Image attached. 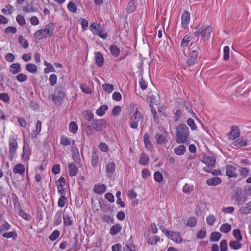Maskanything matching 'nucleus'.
<instances>
[{"label": "nucleus", "instance_id": "obj_1", "mask_svg": "<svg viewBox=\"0 0 251 251\" xmlns=\"http://www.w3.org/2000/svg\"><path fill=\"white\" fill-rule=\"evenodd\" d=\"M82 130L87 135H94L106 128L107 122L105 119H94L90 123H83L81 125Z\"/></svg>", "mask_w": 251, "mask_h": 251}, {"label": "nucleus", "instance_id": "obj_2", "mask_svg": "<svg viewBox=\"0 0 251 251\" xmlns=\"http://www.w3.org/2000/svg\"><path fill=\"white\" fill-rule=\"evenodd\" d=\"M60 80L62 82H59L58 85L55 87L54 93L52 97V101L58 105H61L63 102L66 96L65 83L64 80V77L62 76Z\"/></svg>", "mask_w": 251, "mask_h": 251}, {"label": "nucleus", "instance_id": "obj_3", "mask_svg": "<svg viewBox=\"0 0 251 251\" xmlns=\"http://www.w3.org/2000/svg\"><path fill=\"white\" fill-rule=\"evenodd\" d=\"M189 136V130L187 125L185 124L178 125L176 128V142L177 143H184Z\"/></svg>", "mask_w": 251, "mask_h": 251}, {"label": "nucleus", "instance_id": "obj_4", "mask_svg": "<svg viewBox=\"0 0 251 251\" xmlns=\"http://www.w3.org/2000/svg\"><path fill=\"white\" fill-rule=\"evenodd\" d=\"M9 158L12 161L18 148V143L14 136H11L9 140Z\"/></svg>", "mask_w": 251, "mask_h": 251}, {"label": "nucleus", "instance_id": "obj_5", "mask_svg": "<svg viewBox=\"0 0 251 251\" xmlns=\"http://www.w3.org/2000/svg\"><path fill=\"white\" fill-rule=\"evenodd\" d=\"M242 190L240 188H238L235 190L233 195L234 201L238 203L239 205H243L247 201V198L242 194Z\"/></svg>", "mask_w": 251, "mask_h": 251}, {"label": "nucleus", "instance_id": "obj_6", "mask_svg": "<svg viewBox=\"0 0 251 251\" xmlns=\"http://www.w3.org/2000/svg\"><path fill=\"white\" fill-rule=\"evenodd\" d=\"M169 238L176 243H180L182 242V239L179 232L169 231L167 232L166 235Z\"/></svg>", "mask_w": 251, "mask_h": 251}, {"label": "nucleus", "instance_id": "obj_7", "mask_svg": "<svg viewBox=\"0 0 251 251\" xmlns=\"http://www.w3.org/2000/svg\"><path fill=\"white\" fill-rule=\"evenodd\" d=\"M240 130L238 126H233L231 127L230 131L227 134L230 140H234L240 137Z\"/></svg>", "mask_w": 251, "mask_h": 251}, {"label": "nucleus", "instance_id": "obj_8", "mask_svg": "<svg viewBox=\"0 0 251 251\" xmlns=\"http://www.w3.org/2000/svg\"><path fill=\"white\" fill-rule=\"evenodd\" d=\"M189 57L186 61L189 66H192L198 62V53L196 50H193L189 53Z\"/></svg>", "mask_w": 251, "mask_h": 251}, {"label": "nucleus", "instance_id": "obj_9", "mask_svg": "<svg viewBox=\"0 0 251 251\" xmlns=\"http://www.w3.org/2000/svg\"><path fill=\"white\" fill-rule=\"evenodd\" d=\"M226 174L230 178H235L237 176V173L235 172L236 168L231 165H227L226 166Z\"/></svg>", "mask_w": 251, "mask_h": 251}, {"label": "nucleus", "instance_id": "obj_10", "mask_svg": "<svg viewBox=\"0 0 251 251\" xmlns=\"http://www.w3.org/2000/svg\"><path fill=\"white\" fill-rule=\"evenodd\" d=\"M190 14L187 11H184L181 16V25L182 27L185 28L187 27L190 22Z\"/></svg>", "mask_w": 251, "mask_h": 251}, {"label": "nucleus", "instance_id": "obj_11", "mask_svg": "<svg viewBox=\"0 0 251 251\" xmlns=\"http://www.w3.org/2000/svg\"><path fill=\"white\" fill-rule=\"evenodd\" d=\"M202 162L206 164L207 166L208 167H213L215 166L216 159L215 157L213 156H209L206 155L204 157Z\"/></svg>", "mask_w": 251, "mask_h": 251}, {"label": "nucleus", "instance_id": "obj_12", "mask_svg": "<svg viewBox=\"0 0 251 251\" xmlns=\"http://www.w3.org/2000/svg\"><path fill=\"white\" fill-rule=\"evenodd\" d=\"M95 60L98 67H100L104 64V59L103 55L100 52H96L95 53Z\"/></svg>", "mask_w": 251, "mask_h": 251}, {"label": "nucleus", "instance_id": "obj_13", "mask_svg": "<svg viewBox=\"0 0 251 251\" xmlns=\"http://www.w3.org/2000/svg\"><path fill=\"white\" fill-rule=\"evenodd\" d=\"M54 25L52 23H49L46 25L45 28L43 29L47 36L50 37L53 35Z\"/></svg>", "mask_w": 251, "mask_h": 251}, {"label": "nucleus", "instance_id": "obj_14", "mask_svg": "<svg viewBox=\"0 0 251 251\" xmlns=\"http://www.w3.org/2000/svg\"><path fill=\"white\" fill-rule=\"evenodd\" d=\"M106 191V186L105 185L100 183L96 184L94 187V191L96 194H102Z\"/></svg>", "mask_w": 251, "mask_h": 251}, {"label": "nucleus", "instance_id": "obj_15", "mask_svg": "<svg viewBox=\"0 0 251 251\" xmlns=\"http://www.w3.org/2000/svg\"><path fill=\"white\" fill-rule=\"evenodd\" d=\"M69 175L71 177L75 176L78 171V168L74 163H70L68 164Z\"/></svg>", "mask_w": 251, "mask_h": 251}, {"label": "nucleus", "instance_id": "obj_16", "mask_svg": "<svg viewBox=\"0 0 251 251\" xmlns=\"http://www.w3.org/2000/svg\"><path fill=\"white\" fill-rule=\"evenodd\" d=\"M122 230L121 225L118 223L113 225L110 229L109 233L111 235L115 236L117 235Z\"/></svg>", "mask_w": 251, "mask_h": 251}, {"label": "nucleus", "instance_id": "obj_17", "mask_svg": "<svg viewBox=\"0 0 251 251\" xmlns=\"http://www.w3.org/2000/svg\"><path fill=\"white\" fill-rule=\"evenodd\" d=\"M222 182L221 179L219 177L210 178L206 180V184L209 186H216L220 184Z\"/></svg>", "mask_w": 251, "mask_h": 251}, {"label": "nucleus", "instance_id": "obj_18", "mask_svg": "<svg viewBox=\"0 0 251 251\" xmlns=\"http://www.w3.org/2000/svg\"><path fill=\"white\" fill-rule=\"evenodd\" d=\"M25 171V168L24 165L21 163L16 164L13 169V171L15 174H19L20 175H23Z\"/></svg>", "mask_w": 251, "mask_h": 251}, {"label": "nucleus", "instance_id": "obj_19", "mask_svg": "<svg viewBox=\"0 0 251 251\" xmlns=\"http://www.w3.org/2000/svg\"><path fill=\"white\" fill-rule=\"evenodd\" d=\"M136 0H131L128 2L126 8V12L128 13H131L135 10L136 8Z\"/></svg>", "mask_w": 251, "mask_h": 251}, {"label": "nucleus", "instance_id": "obj_20", "mask_svg": "<svg viewBox=\"0 0 251 251\" xmlns=\"http://www.w3.org/2000/svg\"><path fill=\"white\" fill-rule=\"evenodd\" d=\"M42 122L38 120L36 125V129L33 131L31 133V137L32 138H34L40 133L41 130Z\"/></svg>", "mask_w": 251, "mask_h": 251}, {"label": "nucleus", "instance_id": "obj_21", "mask_svg": "<svg viewBox=\"0 0 251 251\" xmlns=\"http://www.w3.org/2000/svg\"><path fill=\"white\" fill-rule=\"evenodd\" d=\"M21 70L20 64L18 63H13L10 66L9 71L13 74H16Z\"/></svg>", "mask_w": 251, "mask_h": 251}, {"label": "nucleus", "instance_id": "obj_22", "mask_svg": "<svg viewBox=\"0 0 251 251\" xmlns=\"http://www.w3.org/2000/svg\"><path fill=\"white\" fill-rule=\"evenodd\" d=\"M102 31H103V27L101 26L99 24L96 30L93 31V33L94 34H96L97 35L99 36L100 38H101L103 39H105L107 37V33H102Z\"/></svg>", "mask_w": 251, "mask_h": 251}, {"label": "nucleus", "instance_id": "obj_23", "mask_svg": "<svg viewBox=\"0 0 251 251\" xmlns=\"http://www.w3.org/2000/svg\"><path fill=\"white\" fill-rule=\"evenodd\" d=\"M185 151L186 147L183 145H180L174 149L175 153L179 156L183 155Z\"/></svg>", "mask_w": 251, "mask_h": 251}, {"label": "nucleus", "instance_id": "obj_24", "mask_svg": "<svg viewBox=\"0 0 251 251\" xmlns=\"http://www.w3.org/2000/svg\"><path fill=\"white\" fill-rule=\"evenodd\" d=\"M116 164L113 162H109L106 166V172L109 175H112L115 171Z\"/></svg>", "mask_w": 251, "mask_h": 251}, {"label": "nucleus", "instance_id": "obj_25", "mask_svg": "<svg viewBox=\"0 0 251 251\" xmlns=\"http://www.w3.org/2000/svg\"><path fill=\"white\" fill-rule=\"evenodd\" d=\"M47 37L43 29H40L36 31L34 34V38L37 40H42Z\"/></svg>", "mask_w": 251, "mask_h": 251}, {"label": "nucleus", "instance_id": "obj_26", "mask_svg": "<svg viewBox=\"0 0 251 251\" xmlns=\"http://www.w3.org/2000/svg\"><path fill=\"white\" fill-rule=\"evenodd\" d=\"M99 159V156L97 152L96 151H93L91 158V164L93 167L96 168L98 166Z\"/></svg>", "mask_w": 251, "mask_h": 251}, {"label": "nucleus", "instance_id": "obj_27", "mask_svg": "<svg viewBox=\"0 0 251 251\" xmlns=\"http://www.w3.org/2000/svg\"><path fill=\"white\" fill-rule=\"evenodd\" d=\"M77 235H76L75 237L71 240L70 244H71V247L69 249L70 251H77V245L78 241L77 238Z\"/></svg>", "mask_w": 251, "mask_h": 251}, {"label": "nucleus", "instance_id": "obj_28", "mask_svg": "<svg viewBox=\"0 0 251 251\" xmlns=\"http://www.w3.org/2000/svg\"><path fill=\"white\" fill-rule=\"evenodd\" d=\"M154 138L156 140L157 144H162L167 142L166 137L164 135L159 133H156Z\"/></svg>", "mask_w": 251, "mask_h": 251}, {"label": "nucleus", "instance_id": "obj_29", "mask_svg": "<svg viewBox=\"0 0 251 251\" xmlns=\"http://www.w3.org/2000/svg\"><path fill=\"white\" fill-rule=\"evenodd\" d=\"M109 49L111 54L112 55V56L115 57L119 56L120 53V49L116 45L112 44L110 46Z\"/></svg>", "mask_w": 251, "mask_h": 251}, {"label": "nucleus", "instance_id": "obj_30", "mask_svg": "<svg viewBox=\"0 0 251 251\" xmlns=\"http://www.w3.org/2000/svg\"><path fill=\"white\" fill-rule=\"evenodd\" d=\"M239 212L244 214L251 213V201L247 203L245 206L241 207Z\"/></svg>", "mask_w": 251, "mask_h": 251}, {"label": "nucleus", "instance_id": "obj_31", "mask_svg": "<svg viewBox=\"0 0 251 251\" xmlns=\"http://www.w3.org/2000/svg\"><path fill=\"white\" fill-rule=\"evenodd\" d=\"M221 236L222 234L220 232L214 231L211 233L209 240L211 242H217L220 240Z\"/></svg>", "mask_w": 251, "mask_h": 251}, {"label": "nucleus", "instance_id": "obj_32", "mask_svg": "<svg viewBox=\"0 0 251 251\" xmlns=\"http://www.w3.org/2000/svg\"><path fill=\"white\" fill-rule=\"evenodd\" d=\"M238 240H232L229 242V247L233 250H238L240 249L242 245Z\"/></svg>", "mask_w": 251, "mask_h": 251}, {"label": "nucleus", "instance_id": "obj_33", "mask_svg": "<svg viewBox=\"0 0 251 251\" xmlns=\"http://www.w3.org/2000/svg\"><path fill=\"white\" fill-rule=\"evenodd\" d=\"M149 161L148 155L145 153H142L140 156V159L139 163L141 165H146L148 164Z\"/></svg>", "mask_w": 251, "mask_h": 251}, {"label": "nucleus", "instance_id": "obj_34", "mask_svg": "<svg viewBox=\"0 0 251 251\" xmlns=\"http://www.w3.org/2000/svg\"><path fill=\"white\" fill-rule=\"evenodd\" d=\"M143 140L145 144V146L147 149H151L152 147V145L149 139V133L146 132L144 135Z\"/></svg>", "mask_w": 251, "mask_h": 251}, {"label": "nucleus", "instance_id": "obj_35", "mask_svg": "<svg viewBox=\"0 0 251 251\" xmlns=\"http://www.w3.org/2000/svg\"><path fill=\"white\" fill-rule=\"evenodd\" d=\"M30 155V150L25 149V146L23 148V152L22 154V158L24 161H27L29 159Z\"/></svg>", "mask_w": 251, "mask_h": 251}, {"label": "nucleus", "instance_id": "obj_36", "mask_svg": "<svg viewBox=\"0 0 251 251\" xmlns=\"http://www.w3.org/2000/svg\"><path fill=\"white\" fill-rule=\"evenodd\" d=\"M231 229V226L228 223H225L222 224L220 228L221 232L225 233H229Z\"/></svg>", "mask_w": 251, "mask_h": 251}, {"label": "nucleus", "instance_id": "obj_37", "mask_svg": "<svg viewBox=\"0 0 251 251\" xmlns=\"http://www.w3.org/2000/svg\"><path fill=\"white\" fill-rule=\"evenodd\" d=\"M247 142L246 140H244L243 137L239 138L237 140H235L233 142V144L237 147H244L247 145Z\"/></svg>", "mask_w": 251, "mask_h": 251}, {"label": "nucleus", "instance_id": "obj_38", "mask_svg": "<svg viewBox=\"0 0 251 251\" xmlns=\"http://www.w3.org/2000/svg\"><path fill=\"white\" fill-rule=\"evenodd\" d=\"M143 118V115L141 112L138 111L137 108L135 109V112L130 118V121H136L138 122L139 120Z\"/></svg>", "mask_w": 251, "mask_h": 251}, {"label": "nucleus", "instance_id": "obj_39", "mask_svg": "<svg viewBox=\"0 0 251 251\" xmlns=\"http://www.w3.org/2000/svg\"><path fill=\"white\" fill-rule=\"evenodd\" d=\"M62 213V211L60 210L56 212L54 216V225L55 226H58L61 223Z\"/></svg>", "mask_w": 251, "mask_h": 251}, {"label": "nucleus", "instance_id": "obj_40", "mask_svg": "<svg viewBox=\"0 0 251 251\" xmlns=\"http://www.w3.org/2000/svg\"><path fill=\"white\" fill-rule=\"evenodd\" d=\"M212 31V28L211 26H207L204 29H202V36L206 38H209Z\"/></svg>", "mask_w": 251, "mask_h": 251}, {"label": "nucleus", "instance_id": "obj_41", "mask_svg": "<svg viewBox=\"0 0 251 251\" xmlns=\"http://www.w3.org/2000/svg\"><path fill=\"white\" fill-rule=\"evenodd\" d=\"M250 171V169H248L247 168L240 167L239 172L240 175L242 176V177L240 178V179L246 178L249 175Z\"/></svg>", "mask_w": 251, "mask_h": 251}, {"label": "nucleus", "instance_id": "obj_42", "mask_svg": "<svg viewBox=\"0 0 251 251\" xmlns=\"http://www.w3.org/2000/svg\"><path fill=\"white\" fill-rule=\"evenodd\" d=\"M2 236L5 238H11L13 240H16L18 235L17 233L15 231L12 232H4L2 233Z\"/></svg>", "mask_w": 251, "mask_h": 251}, {"label": "nucleus", "instance_id": "obj_43", "mask_svg": "<svg viewBox=\"0 0 251 251\" xmlns=\"http://www.w3.org/2000/svg\"><path fill=\"white\" fill-rule=\"evenodd\" d=\"M69 131L73 133H75L78 130V126L75 122L72 121L69 126Z\"/></svg>", "mask_w": 251, "mask_h": 251}, {"label": "nucleus", "instance_id": "obj_44", "mask_svg": "<svg viewBox=\"0 0 251 251\" xmlns=\"http://www.w3.org/2000/svg\"><path fill=\"white\" fill-rule=\"evenodd\" d=\"M108 107L107 105H101L98 109L97 110L96 113L97 115L102 116L107 110Z\"/></svg>", "mask_w": 251, "mask_h": 251}, {"label": "nucleus", "instance_id": "obj_45", "mask_svg": "<svg viewBox=\"0 0 251 251\" xmlns=\"http://www.w3.org/2000/svg\"><path fill=\"white\" fill-rule=\"evenodd\" d=\"M72 151V158L74 160V161L77 163L79 164L80 162V158L79 157V153L78 151V150H76V151H73V150H71Z\"/></svg>", "mask_w": 251, "mask_h": 251}, {"label": "nucleus", "instance_id": "obj_46", "mask_svg": "<svg viewBox=\"0 0 251 251\" xmlns=\"http://www.w3.org/2000/svg\"><path fill=\"white\" fill-rule=\"evenodd\" d=\"M229 51L230 48L228 46H226L224 47L223 49V60L225 61H227L229 58Z\"/></svg>", "mask_w": 251, "mask_h": 251}, {"label": "nucleus", "instance_id": "obj_47", "mask_svg": "<svg viewBox=\"0 0 251 251\" xmlns=\"http://www.w3.org/2000/svg\"><path fill=\"white\" fill-rule=\"evenodd\" d=\"M64 224L66 226H72L73 224L71 217L68 214H65L63 216Z\"/></svg>", "mask_w": 251, "mask_h": 251}, {"label": "nucleus", "instance_id": "obj_48", "mask_svg": "<svg viewBox=\"0 0 251 251\" xmlns=\"http://www.w3.org/2000/svg\"><path fill=\"white\" fill-rule=\"evenodd\" d=\"M31 7L29 8L28 6H26L23 8V10L25 13H29V12H38V9L37 8H34L33 6V1H31Z\"/></svg>", "mask_w": 251, "mask_h": 251}, {"label": "nucleus", "instance_id": "obj_49", "mask_svg": "<svg viewBox=\"0 0 251 251\" xmlns=\"http://www.w3.org/2000/svg\"><path fill=\"white\" fill-rule=\"evenodd\" d=\"M26 69L30 73H35L37 71V67L34 64L29 63L26 65Z\"/></svg>", "mask_w": 251, "mask_h": 251}, {"label": "nucleus", "instance_id": "obj_50", "mask_svg": "<svg viewBox=\"0 0 251 251\" xmlns=\"http://www.w3.org/2000/svg\"><path fill=\"white\" fill-rule=\"evenodd\" d=\"M121 193L120 191H118L116 193V197H117V201L116 203L118 205H119L120 207L123 208L125 206V204L124 201H122L121 198Z\"/></svg>", "mask_w": 251, "mask_h": 251}, {"label": "nucleus", "instance_id": "obj_51", "mask_svg": "<svg viewBox=\"0 0 251 251\" xmlns=\"http://www.w3.org/2000/svg\"><path fill=\"white\" fill-rule=\"evenodd\" d=\"M192 39V38H191L190 36L188 35H186L184 36L183 38L181 43V46L182 47H185L188 46V43Z\"/></svg>", "mask_w": 251, "mask_h": 251}, {"label": "nucleus", "instance_id": "obj_52", "mask_svg": "<svg viewBox=\"0 0 251 251\" xmlns=\"http://www.w3.org/2000/svg\"><path fill=\"white\" fill-rule=\"evenodd\" d=\"M19 215L24 219L26 220L27 221H30L31 220V216L30 215L26 213L24 210L22 209H20Z\"/></svg>", "mask_w": 251, "mask_h": 251}, {"label": "nucleus", "instance_id": "obj_53", "mask_svg": "<svg viewBox=\"0 0 251 251\" xmlns=\"http://www.w3.org/2000/svg\"><path fill=\"white\" fill-rule=\"evenodd\" d=\"M10 225L8 222L5 221V223L0 227V233L2 234L6 231L9 230L10 228Z\"/></svg>", "mask_w": 251, "mask_h": 251}, {"label": "nucleus", "instance_id": "obj_54", "mask_svg": "<svg viewBox=\"0 0 251 251\" xmlns=\"http://www.w3.org/2000/svg\"><path fill=\"white\" fill-rule=\"evenodd\" d=\"M67 200V199L65 197V196L61 195V196L60 197V198L58 199V207H61V208L64 207Z\"/></svg>", "mask_w": 251, "mask_h": 251}, {"label": "nucleus", "instance_id": "obj_55", "mask_svg": "<svg viewBox=\"0 0 251 251\" xmlns=\"http://www.w3.org/2000/svg\"><path fill=\"white\" fill-rule=\"evenodd\" d=\"M103 90L108 93H111L114 90V86L111 84L104 83L102 85Z\"/></svg>", "mask_w": 251, "mask_h": 251}, {"label": "nucleus", "instance_id": "obj_56", "mask_svg": "<svg viewBox=\"0 0 251 251\" xmlns=\"http://www.w3.org/2000/svg\"><path fill=\"white\" fill-rule=\"evenodd\" d=\"M194 189V186L193 185H190L188 183H186L183 186L182 191L183 193L190 194Z\"/></svg>", "mask_w": 251, "mask_h": 251}, {"label": "nucleus", "instance_id": "obj_57", "mask_svg": "<svg viewBox=\"0 0 251 251\" xmlns=\"http://www.w3.org/2000/svg\"><path fill=\"white\" fill-rule=\"evenodd\" d=\"M233 234L234 238L236 239V240L242 241V236L241 234V231L239 229H235L233 231Z\"/></svg>", "mask_w": 251, "mask_h": 251}, {"label": "nucleus", "instance_id": "obj_58", "mask_svg": "<svg viewBox=\"0 0 251 251\" xmlns=\"http://www.w3.org/2000/svg\"><path fill=\"white\" fill-rule=\"evenodd\" d=\"M57 77L56 75L53 74H51L49 78V80L50 83V85L51 86H54L57 83Z\"/></svg>", "mask_w": 251, "mask_h": 251}, {"label": "nucleus", "instance_id": "obj_59", "mask_svg": "<svg viewBox=\"0 0 251 251\" xmlns=\"http://www.w3.org/2000/svg\"><path fill=\"white\" fill-rule=\"evenodd\" d=\"M154 179L157 182H161L163 180V176L159 171H156L154 173Z\"/></svg>", "mask_w": 251, "mask_h": 251}, {"label": "nucleus", "instance_id": "obj_60", "mask_svg": "<svg viewBox=\"0 0 251 251\" xmlns=\"http://www.w3.org/2000/svg\"><path fill=\"white\" fill-rule=\"evenodd\" d=\"M220 251H227L228 250L227 241L225 239L221 241L220 243Z\"/></svg>", "mask_w": 251, "mask_h": 251}, {"label": "nucleus", "instance_id": "obj_61", "mask_svg": "<svg viewBox=\"0 0 251 251\" xmlns=\"http://www.w3.org/2000/svg\"><path fill=\"white\" fill-rule=\"evenodd\" d=\"M197 223V220L195 217H191L189 218L187 222V225L190 227H194L195 226Z\"/></svg>", "mask_w": 251, "mask_h": 251}, {"label": "nucleus", "instance_id": "obj_62", "mask_svg": "<svg viewBox=\"0 0 251 251\" xmlns=\"http://www.w3.org/2000/svg\"><path fill=\"white\" fill-rule=\"evenodd\" d=\"M16 79L19 82H23L27 79V76L24 74L20 73L17 75Z\"/></svg>", "mask_w": 251, "mask_h": 251}, {"label": "nucleus", "instance_id": "obj_63", "mask_svg": "<svg viewBox=\"0 0 251 251\" xmlns=\"http://www.w3.org/2000/svg\"><path fill=\"white\" fill-rule=\"evenodd\" d=\"M67 8L70 12L73 13H75L77 11L76 6L75 3H74L72 1L69 2V3L67 5Z\"/></svg>", "mask_w": 251, "mask_h": 251}, {"label": "nucleus", "instance_id": "obj_64", "mask_svg": "<svg viewBox=\"0 0 251 251\" xmlns=\"http://www.w3.org/2000/svg\"><path fill=\"white\" fill-rule=\"evenodd\" d=\"M135 246L133 244H127L123 248L124 251H136Z\"/></svg>", "mask_w": 251, "mask_h": 251}]
</instances>
